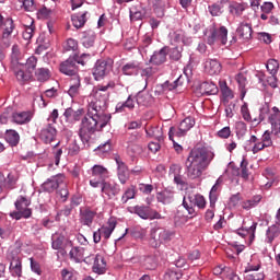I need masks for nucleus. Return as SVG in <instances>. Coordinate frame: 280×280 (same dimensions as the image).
<instances>
[{
    "label": "nucleus",
    "mask_w": 280,
    "mask_h": 280,
    "mask_svg": "<svg viewBox=\"0 0 280 280\" xmlns=\"http://www.w3.org/2000/svg\"><path fill=\"white\" fill-rule=\"evenodd\" d=\"M108 85H98L93 94L91 102L88 105V113L82 118L79 137L85 143L91 141V137L95 132H100L108 126L112 119L110 114H106V108H108Z\"/></svg>",
    "instance_id": "nucleus-1"
},
{
    "label": "nucleus",
    "mask_w": 280,
    "mask_h": 280,
    "mask_svg": "<svg viewBox=\"0 0 280 280\" xmlns=\"http://www.w3.org/2000/svg\"><path fill=\"white\" fill-rule=\"evenodd\" d=\"M213 161V153L206 148H194L185 161L186 176L189 180H198Z\"/></svg>",
    "instance_id": "nucleus-2"
},
{
    "label": "nucleus",
    "mask_w": 280,
    "mask_h": 280,
    "mask_svg": "<svg viewBox=\"0 0 280 280\" xmlns=\"http://www.w3.org/2000/svg\"><path fill=\"white\" fill-rule=\"evenodd\" d=\"M268 124L271 126V131L266 130L260 141L266 144L268 148H272V137H277L280 139V109L277 106H273L271 109H269L268 117H267Z\"/></svg>",
    "instance_id": "nucleus-3"
},
{
    "label": "nucleus",
    "mask_w": 280,
    "mask_h": 280,
    "mask_svg": "<svg viewBox=\"0 0 280 280\" xmlns=\"http://www.w3.org/2000/svg\"><path fill=\"white\" fill-rule=\"evenodd\" d=\"M0 62L5 58V49L12 45V32H14V21L12 19H4L0 15Z\"/></svg>",
    "instance_id": "nucleus-4"
},
{
    "label": "nucleus",
    "mask_w": 280,
    "mask_h": 280,
    "mask_svg": "<svg viewBox=\"0 0 280 280\" xmlns=\"http://www.w3.org/2000/svg\"><path fill=\"white\" fill-rule=\"evenodd\" d=\"M183 207L186 209L190 218H196V215H198V210H196V207L198 209H205V207H207V200L205 199V196L200 194H187L183 198Z\"/></svg>",
    "instance_id": "nucleus-5"
},
{
    "label": "nucleus",
    "mask_w": 280,
    "mask_h": 280,
    "mask_svg": "<svg viewBox=\"0 0 280 280\" xmlns=\"http://www.w3.org/2000/svg\"><path fill=\"white\" fill-rule=\"evenodd\" d=\"M176 232L166 230L164 228H152L149 236V244L152 248H159L161 244L172 242Z\"/></svg>",
    "instance_id": "nucleus-6"
},
{
    "label": "nucleus",
    "mask_w": 280,
    "mask_h": 280,
    "mask_svg": "<svg viewBox=\"0 0 280 280\" xmlns=\"http://www.w3.org/2000/svg\"><path fill=\"white\" fill-rule=\"evenodd\" d=\"M32 205V200L20 196L15 201L16 211L10 212L9 215L13 220H21L22 218H32V209L27 208Z\"/></svg>",
    "instance_id": "nucleus-7"
},
{
    "label": "nucleus",
    "mask_w": 280,
    "mask_h": 280,
    "mask_svg": "<svg viewBox=\"0 0 280 280\" xmlns=\"http://www.w3.org/2000/svg\"><path fill=\"white\" fill-rule=\"evenodd\" d=\"M229 40V30L225 26L215 27L212 25L210 27V35L208 36V45H215V43H221V45H226Z\"/></svg>",
    "instance_id": "nucleus-8"
},
{
    "label": "nucleus",
    "mask_w": 280,
    "mask_h": 280,
    "mask_svg": "<svg viewBox=\"0 0 280 280\" xmlns=\"http://www.w3.org/2000/svg\"><path fill=\"white\" fill-rule=\"evenodd\" d=\"M194 126H196V120L194 119V117H190V116L186 117L179 124V127L177 129L174 127L170 128V131H168L170 140L174 141V135H176V137H185V135H187V132H189V130H191Z\"/></svg>",
    "instance_id": "nucleus-9"
},
{
    "label": "nucleus",
    "mask_w": 280,
    "mask_h": 280,
    "mask_svg": "<svg viewBox=\"0 0 280 280\" xmlns=\"http://www.w3.org/2000/svg\"><path fill=\"white\" fill-rule=\"evenodd\" d=\"M109 173L108 168L102 165H94L92 167V178L90 179L91 187L97 188L103 183H106V178H108Z\"/></svg>",
    "instance_id": "nucleus-10"
},
{
    "label": "nucleus",
    "mask_w": 280,
    "mask_h": 280,
    "mask_svg": "<svg viewBox=\"0 0 280 280\" xmlns=\"http://www.w3.org/2000/svg\"><path fill=\"white\" fill-rule=\"evenodd\" d=\"M10 260V272L13 277H21L23 275V264L21 262V256H19V249H13L8 254Z\"/></svg>",
    "instance_id": "nucleus-11"
},
{
    "label": "nucleus",
    "mask_w": 280,
    "mask_h": 280,
    "mask_svg": "<svg viewBox=\"0 0 280 280\" xmlns=\"http://www.w3.org/2000/svg\"><path fill=\"white\" fill-rule=\"evenodd\" d=\"M113 69V65L104 59H100L95 62L92 73L95 80H102Z\"/></svg>",
    "instance_id": "nucleus-12"
},
{
    "label": "nucleus",
    "mask_w": 280,
    "mask_h": 280,
    "mask_svg": "<svg viewBox=\"0 0 280 280\" xmlns=\"http://www.w3.org/2000/svg\"><path fill=\"white\" fill-rule=\"evenodd\" d=\"M135 213L142 220H161L163 218L156 210H152L145 206H136Z\"/></svg>",
    "instance_id": "nucleus-13"
},
{
    "label": "nucleus",
    "mask_w": 280,
    "mask_h": 280,
    "mask_svg": "<svg viewBox=\"0 0 280 280\" xmlns=\"http://www.w3.org/2000/svg\"><path fill=\"white\" fill-rule=\"evenodd\" d=\"M115 161L117 164L118 180L121 185H126L130 180V170H128V165L121 161L119 155L115 156Z\"/></svg>",
    "instance_id": "nucleus-14"
},
{
    "label": "nucleus",
    "mask_w": 280,
    "mask_h": 280,
    "mask_svg": "<svg viewBox=\"0 0 280 280\" xmlns=\"http://www.w3.org/2000/svg\"><path fill=\"white\" fill-rule=\"evenodd\" d=\"M59 70L65 75L75 78V75H78V65L75 62V58L70 57L66 61L61 62Z\"/></svg>",
    "instance_id": "nucleus-15"
},
{
    "label": "nucleus",
    "mask_w": 280,
    "mask_h": 280,
    "mask_svg": "<svg viewBox=\"0 0 280 280\" xmlns=\"http://www.w3.org/2000/svg\"><path fill=\"white\" fill-rule=\"evenodd\" d=\"M60 185H65V175H56L50 178H48L44 184H43V189L44 191H48V194H51L60 187Z\"/></svg>",
    "instance_id": "nucleus-16"
},
{
    "label": "nucleus",
    "mask_w": 280,
    "mask_h": 280,
    "mask_svg": "<svg viewBox=\"0 0 280 280\" xmlns=\"http://www.w3.org/2000/svg\"><path fill=\"white\" fill-rule=\"evenodd\" d=\"M58 131L52 124H47L39 132V138L44 143L49 144L56 139Z\"/></svg>",
    "instance_id": "nucleus-17"
},
{
    "label": "nucleus",
    "mask_w": 280,
    "mask_h": 280,
    "mask_svg": "<svg viewBox=\"0 0 280 280\" xmlns=\"http://www.w3.org/2000/svg\"><path fill=\"white\" fill-rule=\"evenodd\" d=\"M256 231H257V222L252 221L250 225H246V221H244L243 226L236 230V233L241 237H249V242H253V240H255Z\"/></svg>",
    "instance_id": "nucleus-18"
},
{
    "label": "nucleus",
    "mask_w": 280,
    "mask_h": 280,
    "mask_svg": "<svg viewBox=\"0 0 280 280\" xmlns=\"http://www.w3.org/2000/svg\"><path fill=\"white\" fill-rule=\"evenodd\" d=\"M32 112H15L12 114L11 121L19 126H23L25 124H30L32 121Z\"/></svg>",
    "instance_id": "nucleus-19"
},
{
    "label": "nucleus",
    "mask_w": 280,
    "mask_h": 280,
    "mask_svg": "<svg viewBox=\"0 0 280 280\" xmlns=\"http://www.w3.org/2000/svg\"><path fill=\"white\" fill-rule=\"evenodd\" d=\"M167 47H164L160 49L159 51H155L150 59V62L152 65H155V67H160V65H163L167 61V54H168Z\"/></svg>",
    "instance_id": "nucleus-20"
},
{
    "label": "nucleus",
    "mask_w": 280,
    "mask_h": 280,
    "mask_svg": "<svg viewBox=\"0 0 280 280\" xmlns=\"http://www.w3.org/2000/svg\"><path fill=\"white\" fill-rule=\"evenodd\" d=\"M236 34L243 40H250L253 37V26L249 23L242 22L236 30Z\"/></svg>",
    "instance_id": "nucleus-21"
},
{
    "label": "nucleus",
    "mask_w": 280,
    "mask_h": 280,
    "mask_svg": "<svg viewBox=\"0 0 280 280\" xmlns=\"http://www.w3.org/2000/svg\"><path fill=\"white\" fill-rule=\"evenodd\" d=\"M248 143L253 147L248 148L247 152H253V154H259V152L268 148L257 136H250Z\"/></svg>",
    "instance_id": "nucleus-22"
},
{
    "label": "nucleus",
    "mask_w": 280,
    "mask_h": 280,
    "mask_svg": "<svg viewBox=\"0 0 280 280\" xmlns=\"http://www.w3.org/2000/svg\"><path fill=\"white\" fill-rule=\"evenodd\" d=\"M121 71L124 75H139V71H141V62L130 61L121 68Z\"/></svg>",
    "instance_id": "nucleus-23"
},
{
    "label": "nucleus",
    "mask_w": 280,
    "mask_h": 280,
    "mask_svg": "<svg viewBox=\"0 0 280 280\" xmlns=\"http://www.w3.org/2000/svg\"><path fill=\"white\" fill-rule=\"evenodd\" d=\"M101 186L102 192L108 196V198H115V196H118L119 191H121V188H119V185L117 184L105 182L101 184Z\"/></svg>",
    "instance_id": "nucleus-24"
},
{
    "label": "nucleus",
    "mask_w": 280,
    "mask_h": 280,
    "mask_svg": "<svg viewBox=\"0 0 280 280\" xmlns=\"http://www.w3.org/2000/svg\"><path fill=\"white\" fill-rule=\"evenodd\" d=\"M93 272L96 275H104L106 272V260L101 254H96L94 258Z\"/></svg>",
    "instance_id": "nucleus-25"
},
{
    "label": "nucleus",
    "mask_w": 280,
    "mask_h": 280,
    "mask_svg": "<svg viewBox=\"0 0 280 280\" xmlns=\"http://www.w3.org/2000/svg\"><path fill=\"white\" fill-rule=\"evenodd\" d=\"M135 102H137L136 96L129 95L124 103L116 105V113H125L126 108H128V110H135Z\"/></svg>",
    "instance_id": "nucleus-26"
},
{
    "label": "nucleus",
    "mask_w": 280,
    "mask_h": 280,
    "mask_svg": "<svg viewBox=\"0 0 280 280\" xmlns=\"http://www.w3.org/2000/svg\"><path fill=\"white\" fill-rule=\"evenodd\" d=\"M206 69L210 75H218L222 71V65L215 59L206 62Z\"/></svg>",
    "instance_id": "nucleus-27"
},
{
    "label": "nucleus",
    "mask_w": 280,
    "mask_h": 280,
    "mask_svg": "<svg viewBox=\"0 0 280 280\" xmlns=\"http://www.w3.org/2000/svg\"><path fill=\"white\" fill-rule=\"evenodd\" d=\"M199 89L202 95H217L218 93V85L209 81L201 83Z\"/></svg>",
    "instance_id": "nucleus-28"
},
{
    "label": "nucleus",
    "mask_w": 280,
    "mask_h": 280,
    "mask_svg": "<svg viewBox=\"0 0 280 280\" xmlns=\"http://www.w3.org/2000/svg\"><path fill=\"white\" fill-rule=\"evenodd\" d=\"M241 115H242L243 119L247 122H254V124L259 125L260 121H264V119L261 118V115H259L258 118L253 119V116H250V110L248 109L247 104L242 105Z\"/></svg>",
    "instance_id": "nucleus-29"
},
{
    "label": "nucleus",
    "mask_w": 280,
    "mask_h": 280,
    "mask_svg": "<svg viewBox=\"0 0 280 280\" xmlns=\"http://www.w3.org/2000/svg\"><path fill=\"white\" fill-rule=\"evenodd\" d=\"M261 269V260L258 256H252L250 260L247 262L244 272H258Z\"/></svg>",
    "instance_id": "nucleus-30"
},
{
    "label": "nucleus",
    "mask_w": 280,
    "mask_h": 280,
    "mask_svg": "<svg viewBox=\"0 0 280 280\" xmlns=\"http://www.w3.org/2000/svg\"><path fill=\"white\" fill-rule=\"evenodd\" d=\"M81 43L83 47H85L86 49H91V47L95 45V32L93 31L84 32L81 38Z\"/></svg>",
    "instance_id": "nucleus-31"
},
{
    "label": "nucleus",
    "mask_w": 280,
    "mask_h": 280,
    "mask_svg": "<svg viewBox=\"0 0 280 280\" xmlns=\"http://www.w3.org/2000/svg\"><path fill=\"white\" fill-rule=\"evenodd\" d=\"M69 257L71 261H74L75 264H80V261L84 259V247H79V246L72 247L69 253Z\"/></svg>",
    "instance_id": "nucleus-32"
},
{
    "label": "nucleus",
    "mask_w": 280,
    "mask_h": 280,
    "mask_svg": "<svg viewBox=\"0 0 280 280\" xmlns=\"http://www.w3.org/2000/svg\"><path fill=\"white\" fill-rule=\"evenodd\" d=\"M158 201L162 202V205H171L174 201V191L164 189L158 194Z\"/></svg>",
    "instance_id": "nucleus-33"
},
{
    "label": "nucleus",
    "mask_w": 280,
    "mask_h": 280,
    "mask_svg": "<svg viewBox=\"0 0 280 280\" xmlns=\"http://www.w3.org/2000/svg\"><path fill=\"white\" fill-rule=\"evenodd\" d=\"M5 141L7 143L11 144L12 148H15V145H19V141H21V136L16 130L9 129L5 132Z\"/></svg>",
    "instance_id": "nucleus-34"
},
{
    "label": "nucleus",
    "mask_w": 280,
    "mask_h": 280,
    "mask_svg": "<svg viewBox=\"0 0 280 280\" xmlns=\"http://www.w3.org/2000/svg\"><path fill=\"white\" fill-rule=\"evenodd\" d=\"M136 196H137V186L130 185L122 194L120 201L122 205H126L128 200H135Z\"/></svg>",
    "instance_id": "nucleus-35"
},
{
    "label": "nucleus",
    "mask_w": 280,
    "mask_h": 280,
    "mask_svg": "<svg viewBox=\"0 0 280 280\" xmlns=\"http://www.w3.org/2000/svg\"><path fill=\"white\" fill-rule=\"evenodd\" d=\"M30 24L24 25V32L22 33L24 40H32V38H34V32H36L34 20L30 19Z\"/></svg>",
    "instance_id": "nucleus-36"
},
{
    "label": "nucleus",
    "mask_w": 280,
    "mask_h": 280,
    "mask_svg": "<svg viewBox=\"0 0 280 280\" xmlns=\"http://www.w3.org/2000/svg\"><path fill=\"white\" fill-rule=\"evenodd\" d=\"M80 93V75H75L70 81V89L68 90V94L70 97H75Z\"/></svg>",
    "instance_id": "nucleus-37"
},
{
    "label": "nucleus",
    "mask_w": 280,
    "mask_h": 280,
    "mask_svg": "<svg viewBox=\"0 0 280 280\" xmlns=\"http://www.w3.org/2000/svg\"><path fill=\"white\" fill-rule=\"evenodd\" d=\"M95 211L86 209L83 212H81V222L85 225V226H91V224H93V220L95 219Z\"/></svg>",
    "instance_id": "nucleus-38"
},
{
    "label": "nucleus",
    "mask_w": 280,
    "mask_h": 280,
    "mask_svg": "<svg viewBox=\"0 0 280 280\" xmlns=\"http://www.w3.org/2000/svg\"><path fill=\"white\" fill-rule=\"evenodd\" d=\"M266 235H267V243L272 244V242H275V238L279 237V235H280L279 225H277V223H276V224L269 226L266 232Z\"/></svg>",
    "instance_id": "nucleus-39"
},
{
    "label": "nucleus",
    "mask_w": 280,
    "mask_h": 280,
    "mask_svg": "<svg viewBox=\"0 0 280 280\" xmlns=\"http://www.w3.org/2000/svg\"><path fill=\"white\" fill-rule=\"evenodd\" d=\"M259 202H261V195H256L252 199L243 201L242 209H245V211H250V209L257 207Z\"/></svg>",
    "instance_id": "nucleus-40"
},
{
    "label": "nucleus",
    "mask_w": 280,
    "mask_h": 280,
    "mask_svg": "<svg viewBox=\"0 0 280 280\" xmlns=\"http://www.w3.org/2000/svg\"><path fill=\"white\" fill-rule=\"evenodd\" d=\"M116 226H117V222L109 221L108 226H102L101 229H98V231H101V235H102V237H104V240H109V237H110V235H113V231H115Z\"/></svg>",
    "instance_id": "nucleus-41"
},
{
    "label": "nucleus",
    "mask_w": 280,
    "mask_h": 280,
    "mask_svg": "<svg viewBox=\"0 0 280 280\" xmlns=\"http://www.w3.org/2000/svg\"><path fill=\"white\" fill-rule=\"evenodd\" d=\"M35 78L38 82H47L51 78V72L47 68H38L35 71Z\"/></svg>",
    "instance_id": "nucleus-42"
},
{
    "label": "nucleus",
    "mask_w": 280,
    "mask_h": 280,
    "mask_svg": "<svg viewBox=\"0 0 280 280\" xmlns=\"http://www.w3.org/2000/svg\"><path fill=\"white\" fill-rule=\"evenodd\" d=\"M71 21L72 25H74L77 30H80V27H84V24L86 23V12L82 14H73L71 16Z\"/></svg>",
    "instance_id": "nucleus-43"
},
{
    "label": "nucleus",
    "mask_w": 280,
    "mask_h": 280,
    "mask_svg": "<svg viewBox=\"0 0 280 280\" xmlns=\"http://www.w3.org/2000/svg\"><path fill=\"white\" fill-rule=\"evenodd\" d=\"M145 133L148 137H153L156 141H163V131L159 127H147Z\"/></svg>",
    "instance_id": "nucleus-44"
},
{
    "label": "nucleus",
    "mask_w": 280,
    "mask_h": 280,
    "mask_svg": "<svg viewBox=\"0 0 280 280\" xmlns=\"http://www.w3.org/2000/svg\"><path fill=\"white\" fill-rule=\"evenodd\" d=\"M18 182H19V174L9 173L4 180V187H7V189H15Z\"/></svg>",
    "instance_id": "nucleus-45"
},
{
    "label": "nucleus",
    "mask_w": 280,
    "mask_h": 280,
    "mask_svg": "<svg viewBox=\"0 0 280 280\" xmlns=\"http://www.w3.org/2000/svg\"><path fill=\"white\" fill-rule=\"evenodd\" d=\"M229 10L230 14H233V16H242V14H244V11L246 10V5L240 2H234L230 4Z\"/></svg>",
    "instance_id": "nucleus-46"
},
{
    "label": "nucleus",
    "mask_w": 280,
    "mask_h": 280,
    "mask_svg": "<svg viewBox=\"0 0 280 280\" xmlns=\"http://www.w3.org/2000/svg\"><path fill=\"white\" fill-rule=\"evenodd\" d=\"M156 73H159V67H154V66H151V67H148V68H144L141 72V75L142 78H145V86H148V81L150 80V78L156 75ZM144 86V89H145Z\"/></svg>",
    "instance_id": "nucleus-47"
},
{
    "label": "nucleus",
    "mask_w": 280,
    "mask_h": 280,
    "mask_svg": "<svg viewBox=\"0 0 280 280\" xmlns=\"http://www.w3.org/2000/svg\"><path fill=\"white\" fill-rule=\"evenodd\" d=\"M51 247L54 250H65V235L52 236Z\"/></svg>",
    "instance_id": "nucleus-48"
},
{
    "label": "nucleus",
    "mask_w": 280,
    "mask_h": 280,
    "mask_svg": "<svg viewBox=\"0 0 280 280\" xmlns=\"http://www.w3.org/2000/svg\"><path fill=\"white\" fill-rule=\"evenodd\" d=\"M15 78L19 80V82H27L28 80L32 79V71H26L23 70L22 68L14 70Z\"/></svg>",
    "instance_id": "nucleus-49"
},
{
    "label": "nucleus",
    "mask_w": 280,
    "mask_h": 280,
    "mask_svg": "<svg viewBox=\"0 0 280 280\" xmlns=\"http://www.w3.org/2000/svg\"><path fill=\"white\" fill-rule=\"evenodd\" d=\"M145 19V9L137 10V8L130 9V20L131 21H143Z\"/></svg>",
    "instance_id": "nucleus-50"
},
{
    "label": "nucleus",
    "mask_w": 280,
    "mask_h": 280,
    "mask_svg": "<svg viewBox=\"0 0 280 280\" xmlns=\"http://www.w3.org/2000/svg\"><path fill=\"white\" fill-rule=\"evenodd\" d=\"M261 15L260 19L262 21H268V14H270V12H272V10H275V4H272V2H265L261 7Z\"/></svg>",
    "instance_id": "nucleus-51"
},
{
    "label": "nucleus",
    "mask_w": 280,
    "mask_h": 280,
    "mask_svg": "<svg viewBox=\"0 0 280 280\" xmlns=\"http://www.w3.org/2000/svg\"><path fill=\"white\" fill-rule=\"evenodd\" d=\"M220 90L224 100H233V90L226 84V81L220 82Z\"/></svg>",
    "instance_id": "nucleus-52"
},
{
    "label": "nucleus",
    "mask_w": 280,
    "mask_h": 280,
    "mask_svg": "<svg viewBox=\"0 0 280 280\" xmlns=\"http://www.w3.org/2000/svg\"><path fill=\"white\" fill-rule=\"evenodd\" d=\"M127 152L130 156H138V154H142L143 145L137 143H130L127 148Z\"/></svg>",
    "instance_id": "nucleus-53"
},
{
    "label": "nucleus",
    "mask_w": 280,
    "mask_h": 280,
    "mask_svg": "<svg viewBox=\"0 0 280 280\" xmlns=\"http://www.w3.org/2000/svg\"><path fill=\"white\" fill-rule=\"evenodd\" d=\"M266 67L270 75H277L279 72V61H277V59H269Z\"/></svg>",
    "instance_id": "nucleus-54"
},
{
    "label": "nucleus",
    "mask_w": 280,
    "mask_h": 280,
    "mask_svg": "<svg viewBox=\"0 0 280 280\" xmlns=\"http://www.w3.org/2000/svg\"><path fill=\"white\" fill-rule=\"evenodd\" d=\"M218 189H220V186L213 185L210 190V207L211 209H215V202H218Z\"/></svg>",
    "instance_id": "nucleus-55"
},
{
    "label": "nucleus",
    "mask_w": 280,
    "mask_h": 280,
    "mask_svg": "<svg viewBox=\"0 0 280 280\" xmlns=\"http://www.w3.org/2000/svg\"><path fill=\"white\" fill-rule=\"evenodd\" d=\"M185 77L179 75L177 80L174 81L173 84L168 85V91H174L177 86H183L185 84V81L188 80L187 77V69H184Z\"/></svg>",
    "instance_id": "nucleus-56"
},
{
    "label": "nucleus",
    "mask_w": 280,
    "mask_h": 280,
    "mask_svg": "<svg viewBox=\"0 0 280 280\" xmlns=\"http://www.w3.org/2000/svg\"><path fill=\"white\" fill-rule=\"evenodd\" d=\"M67 150L70 156H75L80 153V145H78V142L75 140H71L68 144Z\"/></svg>",
    "instance_id": "nucleus-57"
},
{
    "label": "nucleus",
    "mask_w": 280,
    "mask_h": 280,
    "mask_svg": "<svg viewBox=\"0 0 280 280\" xmlns=\"http://www.w3.org/2000/svg\"><path fill=\"white\" fill-rule=\"evenodd\" d=\"M264 279H266V273H264V271L245 272V280H264Z\"/></svg>",
    "instance_id": "nucleus-58"
},
{
    "label": "nucleus",
    "mask_w": 280,
    "mask_h": 280,
    "mask_svg": "<svg viewBox=\"0 0 280 280\" xmlns=\"http://www.w3.org/2000/svg\"><path fill=\"white\" fill-rule=\"evenodd\" d=\"M73 58L77 65H82V67H85V65H89V62H91V55L89 54H82L81 56L75 55Z\"/></svg>",
    "instance_id": "nucleus-59"
},
{
    "label": "nucleus",
    "mask_w": 280,
    "mask_h": 280,
    "mask_svg": "<svg viewBox=\"0 0 280 280\" xmlns=\"http://www.w3.org/2000/svg\"><path fill=\"white\" fill-rule=\"evenodd\" d=\"M183 278V272L180 271H174L172 269L167 270L165 272L164 279L165 280H179Z\"/></svg>",
    "instance_id": "nucleus-60"
},
{
    "label": "nucleus",
    "mask_w": 280,
    "mask_h": 280,
    "mask_svg": "<svg viewBox=\"0 0 280 280\" xmlns=\"http://www.w3.org/2000/svg\"><path fill=\"white\" fill-rule=\"evenodd\" d=\"M148 100H150V95L139 92L136 95V102L138 106H148Z\"/></svg>",
    "instance_id": "nucleus-61"
},
{
    "label": "nucleus",
    "mask_w": 280,
    "mask_h": 280,
    "mask_svg": "<svg viewBox=\"0 0 280 280\" xmlns=\"http://www.w3.org/2000/svg\"><path fill=\"white\" fill-rule=\"evenodd\" d=\"M241 177L244 178V180H248V161L246 159H243L241 162Z\"/></svg>",
    "instance_id": "nucleus-62"
},
{
    "label": "nucleus",
    "mask_w": 280,
    "mask_h": 280,
    "mask_svg": "<svg viewBox=\"0 0 280 280\" xmlns=\"http://www.w3.org/2000/svg\"><path fill=\"white\" fill-rule=\"evenodd\" d=\"M65 49H66V51H77V49H78V40H75L73 38H69L66 42Z\"/></svg>",
    "instance_id": "nucleus-63"
},
{
    "label": "nucleus",
    "mask_w": 280,
    "mask_h": 280,
    "mask_svg": "<svg viewBox=\"0 0 280 280\" xmlns=\"http://www.w3.org/2000/svg\"><path fill=\"white\" fill-rule=\"evenodd\" d=\"M61 280H75V276L73 273V270H69L67 268H63L61 270Z\"/></svg>",
    "instance_id": "nucleus-64"
}]
</instances>
